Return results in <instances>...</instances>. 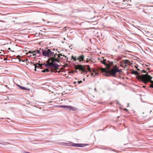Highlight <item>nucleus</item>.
I'll return each mask as SVG.
<instances>
[{
  "label": "nucleus",
  "instance_id": "nucleus-12",
  "mask_svg": "<svg viewBox=\"0 0 153 153\" xmlns=\"http://www.w3.org/2000/svg\"><path fill=\"white\" fill-rule=\"evenodd\" d=\"M105 61H106V59H103L102 60H100V62L102 64H103L104 65H105L106 66V67L107 68H110V65H108L106 63V62H105Z\"/></svg>",
  "mask_w": 153,
  "mask_h": 153
},
{
  "label": "nucleus",
  "instance_id": "nucleus-33",
  "mask_svg": "<svg viewBox=\"0 0 153 153\" xmlns=\"http://www.w3.org/2000/svg\"><path fill=\"white\" fill-rule=\"evenodd\" d=\"M143 88H145V86H143Z\"/></svg>",
  "mask_w": 153,
  "mask_h": 153
},
{
  "label": "nucleus",
  "instance_id": "nucleus-30",
  "mask_svg": "<svg viewBox=\"0 0 153 153\" xmlns=\"http://www.w3.org/2000/svg\"><path fill=\"white\" fill-rule=\"evenodd\" d=\"M24 152V153H29V152H25H25Z\"/></svg>",
  "mask_w": 153,
  "mask_h": 153
},
{
  "label": "nucleus",
  "instance_id": "nucleus-5",
  "mask_svg": "<svg viewBox=\"0 0 153 153\" xmlns=\"http://www.w3.org/2000/svg\"><path fill=\"white\" fill-rule=\"evenodd\" d=\"M75 69L79 70L82 72H85L86 71L85 68H84V66L81 65H74Z\"/></svg>",
  "mask_w": 153,
  "mask_h": 153
},
{
  "label": "nucleus",
  "instance_id": "nucleus-28",
  "mask_svg": "<svg viewBox=\"0 0 153 153\" xmlns=\"http://www.w3.org/2000/svg\"><path fill=\"white\" fill-rule=\"evenodd\" d=\"M124 110L125 111H128V110L126 108L124 109Z\"/></svg>",
  "mask_w": 153,
  "mask_h": 153
},
{
  "label": "nucleus",
  "instance_id": "nucleus-6",
  "mask_svg": "<svg viewBox=\"0 0 153 153\" xmlns=\"http://www.w3.org/2000/svg\"><path fill=\"white\" fill-rule=\"evenodd\" d=\"M59 107L62 108H63L66 110H70V111L72 110L73 111H74L76 110V108L73 106L70 105H60L59 106Z\"/></svg>",
  "mask_w": 153,
  "mask_h": 153
},
{
  "label": "nucleus",
  "instance_id": "nucleus-10",
  "mask_svg": "<svg viewBox=\"0 0 153 153\" xmlns=\"http://www.w3.org/2000/svg\"><path fill=\"white\" fill-rule=\"evenodd\" d=\"M91 73V76L94 77L95 75H98L99 74L94 69H92V72Z\"/></svg>",
  "mask_w": 153,
  "mask_h": 153
},
{
  "label": "nucleus",
  "instance_id": "nucleus-22",
  "mask_svg": "<svg viewBox=\"0 0 153 153\" xmlns=\"http://www.w3.org/2000/svg\"><path fill=\"white\" fill-rule=\"evenodd\" d=\"M146 73V71H145L144 70H142L141 71V73Z\"/></svg>",
  "mask_w": 153,
  "mask_h": 153
},
{
  "label": "nucleus",
  "instance_id": "nucleus-14",
  "mask_svg": "<svg viewBox=\"0 0 153 153\" xmlns=\"http://www.w3.org/2000/svg\"><path fill=\"white\" fill-rule=\"evenodd\" d=\"M27 62L31 65L34 66L35 68V70L36 71V68H37V65L36 64L33 63L32 62H29V61H27Z\"/></svg>",
  "mask_w": 153,
  "mask_h": 153
},
{
  "label": "nucleus",
  "instance_id": "nucleus-37",
  "mask_svg": "<svg viewBox=\"0 0 153 153\" xmlns=\"http://www.w3.org/2000/svg\"><path fill=\"white\" fill-rule=\"evenodd\" d=\"M10 48H9V50H10Z\"/></svg>",
  "mask_w": 153,
  "mask_h": 153
},
{
  "label": "nucleus",
  "instance_id": "nucleus-39",
  "mask_svg": "<svg viewBox=\"0 0 153 153\" xmlns=\"http://www.w3.org/2000/svg\"><path fill=\"white\" fill-rule=\"evenodd\" d=\"M88 76H89L88 75V76H87V77H88Z\"/></svg>",
  "mask_w": 153,
  "mask_h": 153
},
{
  "label": "nucleus",
  "instance_id": "nucleus-8",
  "mask_svg": "<svg viewBox=\"0 0 153 153\" xmlns=\"http://www.w3.org/2000/svg\"><path fill=\"white\" fill-rule=\"evenodd\" d=\"M30 51L28 52V53H26V54L28 55V56L31 57L32 58H34L36 57V56H33L32 53L34 51Z\"/></svg>",
  "mask_w": 153,
  "mask_h": 153
},
{
  "label": "nucleus",
  "instance_id": "nucleus-15",
  "mask_svg": "<svg viewBox=\"0 0 153 153\" xmlns=\"http://www.w3.org/2000/svg\"><path fill=\"white\" fill-rule=\"evenodd\" d=\"M123 63L126 65L125 66H126V65H130L131 64L129 61L128 60H125L122 61Z\"/></svg>",
  "mask_w": 153,
  "mask_h": 153
},
{
  "label": "nucleus",
  "instance_id": "nucleus-24",
  "mask_svg": "<svg viewBox=\"0 0 153 153\" xmlns=\"http://www.w3.org/2000/svg\"><path fill=\"white\" fill-rule=\"evenodd\" d=\"M134 67H135V68H136L137 69V70H138V71H139L140 70V69H139L138 68V66H137L135 65L134 66Z\"/></svg>",
  "mask_w": 153,
  "mask_h": 153
},
{
  "label": "nucleus",
  "instance_id": "nucleus-1",
  "mask_svg": "<svg viewBox=\"0 0 153 153\" xmlns=\"http://www.w3.org/2000/svg\"><path fill=\"white\" fill-rule=\"evenodd\" d=\"M42 53V54L45 56L50 57L51 56H53L54 53L52 52L50 49L47 48L45 50L41 49L36 50L35 51L32 53L33 55L36 56L37 57L39 56Z\"/></svg>",
  "mask_w": 153,
  "mask_h": 153
},
{
  "label": "nucleus",
  "instance_id": "nucleus-3",
  "mask_svg": "<svg viewBox=\"0 0 153 153\" xmlns=\"http://www.w3.org/2000/svg\"><path fill=\"white\" fill-rule=\"evenodd\" d=\"M139 77L141 79V80L145 84L150 82L152 84L150 85V87L153 88V81L151 80L152 77L148 75V73L145 74H142Z\"/></svg>",
  "mask_w": 153,
  "mask_h": 153
},
{
  "label": "nucleus",
  "instance_id": "nucleus-7",
  "mask_svg": "<svg viewBox=\"0 0 153 153\" xmlns=\"http://www.w3.org/2000/svg\"><path fill=\"white\" fill-rule=\"evenodd\" d=\"M59 58L58 57L50 58V59L51 61V63L52 64H57L55 62V61H56L57 62H59Z\"/></svg>",
  "mask_w": 153,
  "mask_h": 153
},
{
  "label": "nucleus",
  "instance_id": "nucleus-36",
  "mask_svg": "<svg viewBox=\"0 0 153 153\" xmlns=\"http://www.w3.org/2000/svg\"><path fill=\"white\" fill-rule=\"evenodd\" d=\"M0 59H2V58H0Z\"/></svg>",
  "mask_w": 153,
  "mask_h": 153
},
{
  "label": "nucleus",
  "instance_id": "nucleus-9",
  "mask_svg": "<svg viewBox=\"0 0 153 153\" xmlns=\"http://www.w3.org/2000/svg\"><path fill=\"white\" fill-rule=\"evenodd\" d=\"M53 56H54L53 58H56L57 57H56V56H58L57 57L59 58V59H63V58L61 57V56H63L65 57V58H66V56H65V55H63L61 54H58L57 53H55L54 55L53 54Z\"/></svg>",
  "mask_w": 153,
  "mask_h": 153
},
{
  "label": "nucleus",
  "instance_id": "nucleus-25",
  "mask_svg": "<svg viewBox=\"0 0 153 153\" xmlns=\"http://www.w3.org/2000/svg\"><path fill=\"white\" fill-rule=\"evenodd\" d=\"M77 82L78 83V84H80V83H82V81H81V80L78 81Z\"/></svg>",
  "mask_w": 153,
  "mask_h": 153
},
{
  "label": "nucleus",
  "instance_id": "nucleus-23",
  "mask_svg": "<svg viewBox=\"0 0 153 153\" xmlns=\"http://www.w3.org/2000/svg\"><path fill=\"white\" fill-rule=\"evenodd\" d=\"M45 70V72H49L50 71H49V69L48 68H46Z\"/></svg>",
  "mask_w": 153,
  "mask_h": 153
},
{
  "label": "nucleus",
  "instance_id": "nucleus-32",
  "mask_svg": "<svg viewBox=\"0 0 153 153\" xmlns=\"http://www.w3.org/2000/svg\"><path fill=\"white\" fill-rule=\"evenodd\" d=\"M152 112V111H150L149 113H150V114H151V113Z\"/></svg>",
  "mask_w": 153,
  "mask_h": 153
},
{
  "label": "nucleus",
  "instance_id": "nucleus-18",
  "mask_svg": "<svg viewBox=\"0 0 153 153\" xmlns=\"http://www.w3.org/2000/svg\"><path fill=\"white\" fill-rule=\"evenodd\" d=\"M91 69L90 68V67L88 66L87 70H88V71L90 72H92V69Z\"/></svg>",
  "mask_w": 153,
  "mask_h": 153
},
{
  "label": "nucleus",
  "instance_id": "nucleus-29",
  "mask_svg": "<svg viewBox=\"0 0 153 153\" xmlns=\"http://www.w3.org/2000/svg\"><path fill=\"white\" fill-rule=\"evenodd\" d=\"M26 61H27V59H26V60H25L24 61H23V62H25Z\"/></svg>",
  "mask_w": 153,
  "mask_h": 153
},
{
  "label": "nucleus",
  "instance_id": "nucleus-13",
  "mask_svg": "<svg viewBox=\"0 0 153 153\" xmlns=\"http://www.w3.org/2000/svg\"><path fill=\"white\" fill-rule=\"evenodd\" d=\"M140 72H139L138 71H136L133 70L132 72V74H134L135 75H138V77L141 80V79H140V77L139 76H140L139 75L140 74Z\"/></svg>",
  "mask_w": 153,
  "mask_h": 153
},
{
  "label": "nucleus",
  "instance_id": "nucleus-2",
  "mask_svg": "<svg viewBox=\"0 0 153 153\" xmlns=\"http://www.w3.org/2000/svg\"><path fill=\"white\" fill-rule=\"evenodd\" d=\"M108 68V69H106L104 68H102V72L104 73L103 74L107 76H109L110 75L114 76L117 73L116 65L114 66L111 70H110L109 68Z\"/></svg>",
  "mask_w": 153,
  "mask_h": 153
},
{
  "label": "nucleus",
  "instance_id": "nucleus-26",
  "mask_svg": "<svg viewBox=\"0 0 153 153\" xmlns=\"http://www.w3.org/2000/svg\"><path fill=\"white\" fill-rule=\"evenodd\" d=\"M67 143H62L60 144H62L63 145H65L66 144H67Z\"/></svg>",
  "mask_w": 153,
  "mask_h": 153
},
{
  "label": "nucleus",
  "instance_id": "nucleus-27",
  "mask_svg": "<svg viewBox=\"0 0 153 153\" xmlns=\"http://www.w3.org/2000/svg\"><path fill=\"white\" fill-rule=\"evenodd\" d=\"M42 72H43V73L45 72V69H44V70H43L42 71Z\"/></svg>",
  "mask_w": 153,
  "mask_h": 153
},
{
  "label": "nucleus",
  "instance_id": "nucleus-20",
  "mask_svg": "<svg viewBox=\"0 0 153 153\" xmlns=\"http://www.w3.org/2000/svg\"><path fill=\"white\" fill-rule=\"evenodd\" d=\"M36 64L37 65V67H42V65H43V64H41L40 63H36Z\"/></svg>",
  "mask_w": 153,
  "mask_h": 153
},
{
  "label": "nucleus",
  "instance_id": "nucleus-38",
  "mask_svg": "<svg viewBox=\"0 0 153 153\" xmlns=\"http://www.w3.org/2000/svg\"><path fill=\"white\" fill-rule=\"evenodd\" d=\"M4 59V60H6V58H5V59Z\"/></svg>",
  "mask_w": 153,
  "mask_h": 153
},
{
  "label": "nucleus",
  "instance_id": "nucleus-17",
  "mask_svg": "<svg viewBox=\"0 0 153 153\" xmlns=\"http://www.w3.org/2000/svg\"><path fill=\"white\" fill-rule=\"evenodd\" d=\"M17 85L21 89H23V90H30V89L29 88H25L24 87L21 86L19 85Z\"/></svg>",
  "mask_w": 153,
  "mask_h": 153
},
{
  "label": "nucleus",
  "instance_id": "nucleus-16",
  "mask_svg": "<svg viewBox=\"0 0 153 153\" xmlns=\"http://www.w3.org/2000/svg\"><path fill=\"white\" fill-rule=\"evenodd\" d=\"M83 145V144L74 143L73 146L75 147H82Z\"/></svg>",
  "mask_w": 153,
  "mask_h": 153
},
{
  "label": "nucleus",
  "instance_id": "nucleus-4",
  "mask_svg": "<svg viewBox=\"0 0 153 153\" xmlns=\"http://www.w3.org/2000/svg\"><path fill=\"white\" fill-rule=\"evenodd\" d=\"M47 64L44 63L43 64V65H44L45 67H47L48 68H51L50 71L52 73H56L57 71L56 69L59 67V65L57 64H52L51 62L50 59L47 61Z\"/></svg>",
  "mask_w": 153,
  "mask_h": 153
},
{
  "label": "nucleus",
  "instance_id": "nucleus-35",
  "mask_svg": "<svg viewBox=\"0 0 153 153\" xmlns=\"http://www.w3.org/2000/svg\"><path fill=\"white\" fill-rule=\"evenodd\" d=\"M76 82H74V84H76Z\"/></svg>",
  "mask_w": 153,
  "mask_h": 153
},
{
  "label": "nucleus",
  "instance_id": "nucleus-34",
  "mask_svg": "<svg viewBox=\"0 0 153 153\" xmlns=\"http://www.w3.org/2000/svg\"><path fill=\"white\" fill-rule=\"evenodd\" d=\"M0 144H3V145L4 144V143H0Z\"/></svg>",
  "mask_w": 153,
  "mask_h": 153
},
{
  "label": "nucleus",
  "instance_id": "nucleus-31",
  "mask_svg": "<svg viewBox=\"0 0 153 153\" xmlns=\"http://www.w3.org/2000/svg\"><path fill=\"white\" fill-rule=\"evenodd\" d=\"M94 90H95V91H97V89H96V88H94Z\"/></svg>",
  "mask_w": 153,
  "mask_h": 153
},
{
  "label": "nucleus",
  "instance_id": "nucleus-21",
  "mask_svg": "<svg viewBox=\"0 0 153 153\" xmlns=\"http://www.w3.org/2000/svg\"><path fill=\"white\" fill-rule=\"evenodd\" d=\"M116 70L117 72H121L122 70L121 69H119L117 67V66L116 65Z\"/></svg>",
  "mask_w": 153,
  "mask_h": 153
},
{
  "label": "nucleus",
  "instance_id": "nucleus-19",
  "mask_svg": "<svg viewBox=\"0 0 153 153\" xmlns=\"http://www.w3.org/2000/svg\"><path fill=\"white\" fill-rule=\"evenodd\" d=\"M71 58L72 59H73L74 61H76L77 59V58L76 57V56L74 57L73 55L72 56Z\"/></svg>",
  "mask_w": 153,
  "mask_h": 153
},
{
  "label": "nucleus",
  "instance_id": "nucleus-11",
  "mask_svg": "<svg viewBox=\"0 0 153 153\" xmlns=\"http://www.w3.org/2000/svg\"><path fill=\"white\" fill-rule=\"evenodd\" d=\"M84 56L83 55H82L79 56L77 57V59L79 61V62L83 61L84 60Z\"/></svg>",
  "mask_w": 153,
  "mask_h": 153
}]
</instances>
